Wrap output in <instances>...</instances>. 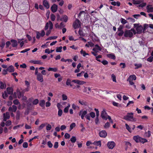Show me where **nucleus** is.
Listing matches in <instances>:
<instances>
[{
    "label": "nucleus",
    "instance_id": "obj_1",
    "mask_svg": "<svg viewBox=\"0 0 153 153\" xmlns=\"http://www.w3.org/2000/svg\"><path fill=\"white\" fill-rule=\"evenodd\" d=\"M133 114V113H128L126 115L123 116V119L127 121L135 122L136 120V118L134 117Z\"/></svg>",
    "mask_w": 153,
    "mask_h": 153
},
{
    "label": "nucleus",
    "instance_id": "obj_2",
    "mask_svg": "<svg viewBox=\"0 0 153 153\" xmlns=\"http://www.w3.org/2000/svg\"><path fill=\"white\" fill-rule=\"evenodd\" d=\"M133 139L137 143H141L143 144L148 142L147 139L143 138L138 135L134 136Z\"/></svg>",
    "mask_w": 153,
    "mask_h": 153
},
{
    "label": "nucleus",
    "instance_id": "obj_3",
    "mask_svg": "<svg viewBox=\"0 0 153 153\" xmlns=\"http://www.w3.org/2000/svg\"><path fill=\"white\" fill-rule=\"evenodd\" d=\"M134 26L136 28L137 33L140 34L142 33L143 27L141 25H139V24H134Z\"/></svg>",
    "mask_w": 153,
    "mask_h": 153
},
{
    "label": "nucleus",
    "instance_id": "obj_4",
    "mask_svg": "<svg viewBox=\"0 0 153 153\" xmlns=\"http://www.w3.org/2000/svg\"><path fill=\"white\" fill-rule=\"evenodd\" d=\"M81 26V22L79 20L76 19L75 21L74 22L73 25V28L74 29H76L80 27Z\"/></svg>",
    "mask_w": 153,
    "mask_h": 153
},
{
    "label": "nucleus",
    "instance_id": "obj_5",
    "mask_svg": "<svg viewBox=\"0 0 153 153\" xmlns=\"http://www.w3.org/2000/svg\"><path fill=\"white\" fill-rule=\"evenodd\" d=\"M124 36L125 37L132 38L133 36V33L130 30H126L124 32Z\"/></svg>",
    "mask_w": 153,
    "mask_h": 153
},
{
    "label": "nucleus",
    "instance_id": "obj_6",
    "mask_svg": "<svg viewBox=\"0 0 153 153\" xmlns=\"http://www.w3.org/2000/svg\"><path fill=\"white\" fill-rule=\"evenodd\" d=\"M36 38L38 39H39L41 37H43L45 34V32L43 30H41V32L36 31Z\"/></svg>",
    "mask_w": 153,
    "mask_h": 153
},
{
    "label": "nucleus",
    "instance_id": "obj_7",
    "mask_svg": "<svg viewBox=\"0 0 153 153\" xmlns=\"http://www.w3.org/2000/svg\"><path fill=\"white\" fill-rule=\"evenodd\" d=\"M87 111L85 110L84 111H81L79 113V116H81V118L82 119H83L85 116L87 115Z\"/></svg>",
    "mask_w": 153,
    "mask_h": 153
},
{
    "label": "nucleus",
    "instance_id": "obj_8",
    "mask_svg": "<svg viewBox=\"0 0 153 153\" xmlns=\"http://www.w3.org/2000/svg\"><path fill=\"white\" fill-rule=\"evenodd\" d=\"M107 145L109 149H112L115 146V144L113 141L108 142L107 143Z\"/></svg>",
    "mask_w": 153,
    "mask_h": 153
},
{
    "label": "nucleus",
    "instance_id": "obj_9",
    "mask_svg": "<svg viewBox=\"0 0 153 153\" xmlns=\"http://www.w3.org/2000/svg\"><path fill=\"white\" fill-rule=\"evenodd\" d=\"M107 115H108L107 114V113L105 110L104 109L103 110L101 114V116L102 118L103 119L105 120H107V118L106 117Z\"/></svg>",
    "mask_w": 153,
    "mask_h": 153
},
{
    "label": "nucleus",
    "instance_id": "obj_10",
    "mask_svg": "<svg viewBox=\"0 0 153 153\" xmlns=\"http://www.w3.org/2000/svg\"><path fill=\"white\" fill-rule=\"evenodd\" d=\"M3 115V121H6L7 119H9L10 118V114L8 112H6L5 113H4Z\"/></svg>",
    "mask_w": 153,
    "mask_h": 153
},
{
    "label": "nucleus",
    "instance_id": "obj_11",
    "mask_svg": "<svg viewBox=\"0 0 153 153\" xmlns=\"http://www.w3.org/2000/svg\"><path fill=\"white\" fill-rule=\"evenodd\" d=\"M37 80L40 82H42L43 81V76L40 73H39L36 75Z\"/></svg>",
    "mask_w": 153,
    "mask_h": 153
},
{
    "label": "nucleus",
    "instance_id": "obj_12",
    "mask_svg": "<svg viewBox=\"0 0 153 153\" xmlns=\"http://www.w3.org/2000/svg\"><path fill=\"white\" fill-rule=\"evenodd\" d=\"M99 136L100 137L105 138L107 136V133L105 130H102L99 133Z\"/></svg>",
    "mask_w": 153,
    "mask_h": 153
},
{
    "label": "nucleus",
    "instance_id": "obj_13",
    "mask_svg": "<svg viewBox=\"0 0 153 153\" xmlns=\"http://www.w3.org/2000/svg\"><path fill=\"white\" fill-rule=\"evenodd\" d=\"M17 109V107L14 105H12V107L10 106L8 108V111H10L13 112H16Z\"/></svg>",
    "mask_w": 153,
    "mask_h": 153
},
{
    "label": "nucleus",
    "instance_id": "obj_14",
    "mask_svg": "<svg viewBox=\"0 0 153 153\" xmlns=\"http://www.w3.org/2000/svg\"><path fill=\"white\" fill-rule=\"evenodd\" d=\"M57 5L55 4H53L51 7V9L53 13L56 12L57 10Z\"/></svg>",
    "mask_w": 153,
    "mask_h": 153
},
{
    "label": "nucleus",
    "instance_id": "obj_15",
    "mask_svg": "<svg viewBox=\"0 0 153 153\" xmlns=\"http://www.w3.org/2000/svg\"><path fill=\"white\" fill-rule=\"evenodd\" d=\"M107 56L109 59L115 60L116 57L114 54L113 53L107 54L106 55Z\"/></svg>",
    "mask_w": 153,
    "mask_h": 153
},
{
    "label": "nucleus",
    "instance_id": "obj_16",
    "mask_svg": "<svg viewBox=\"0 0 153 153\" xmlns=\"http://www.w3.org/2000/svg\"><path fill=\"white\" fill-rule=\"evenodd\" d=\"M30 62L35 64L42 65L43 64V62L40 60H31Z\"/></svg>",
    "mask_w": 153,
    "mask_h": 153
},
{
    "label": "nucleus",
    "instance_id": "obj_17",
    "mask_svg": "<svg viewBox=\"0 0 153 153\" xmlns=\"http://www.w3.org/2000/svg\"><path fill=\"white\" fill-rule=\"evenodd\" d=\"M10 42L12 43V46L13 47H15L17 46L18 42L16 40L11 39L10 40Z\"/></svg>",
    "mask_w": 153,
    "mask_h": 153
},
{
    "label": "nucleus",
    "instance_id": "obj_18",
    "mask_svg": "<svg viewBox=\"0 0 153 153\" xmlns=\"http://www.w3.org/2000/svg\"><path fill=\"white\" fill-rule=\"evenodd\" d=\"M72 82L77 83L79 85H82L85 83L83 81H80L77 79H74L72 80Z\"/></svg>",
    "mask_w": 153,
    "mask_h": 153
},
{
    "label": "nucleus",
    "instance_id": "obj_19",
    "mask_svg": "<svg viewBox=\"0 0 153 153\" xmlns=\"http://www.w3.org/2000/svg\"><path fill=\"white\" fill-rule=\"evenodd\" d=\"M43 4L44 6L48 9L49 8L50 5L48 1L46 0H44L43 2Z\"/></svg>",
    "mask_w": 153,
    "mask_h": 153
},
{
    "label": "nucleus",
    "instance_id": "obj_20",
    "mask_svg": "<svg viewBox=\"0 0 153 153\" xmlns=\"http://www.w3.org/2000/svg\"><path fill=\"white\" fill-rule=\"evenodd\" d=\"M68 17L65 15H63L60 19L61 21L66 22L68 20Z\"/></svg>",
    "mask_w": 153,
    "mask_h": 153
},
{
    "label": "nucleus",
    "instance_id": "obj_21",
    "mask_svg": "<svg viewBox=\"0 0 153 153\" xmlns=\"http://www.w3.org/2000/svg\"><path fill=\"white\" fill-rule=\"evenodd\" d=\"M95 48L93 49V51H97L99 50L101 51L102 48L99 45L97 44H96L94 45Z\"/></svg>",
    "mask_w": 153,
    "mask_h": 153
},
{
    "label": "nucleus",
    "instance_id": "obj_22",
    "mask_svg": "<svg viewBox=\"0 0 153 153\" xmlns=\"http://www.w3.org/2000/svg\"><path fill=\"white\" fill-rule=\"evenodd\" d=\"M7 93L9 94H13V89L10 87H7Z\"/></svg>",
    "mask_w": 153,
    "mask_h": 153
},
{
    "label": "nucleus",
    "instance_id": "obj_23",
    "mask_svg": "<svg viewBox=\"0 0 153 153\" xmlns=\"http://www.w3.org/2000/svg\"><path fill=\"white\" fill-rule=\"evenodd\" d=\"M16 93L17 94L18 97L19 98H20L23 95V93L21 92L19 89H18L17 90Z\"/></svg>",
    "mask_w": 153,
    "mask_h": 153
},
{
    "label": "nucleus",
    "instance_id": "obj_24",
    "mask_svg": "<svg viewBox=\"0 0 153 153\" xmlns=\"http://www.w3.org/2000/svg\"><path fill=\"white\" fill-rule=\"evenodd\" d=\"M8 71L10 72H13L14 71V69L13 66L12 65L9 66L7 68Z\"/></svg>",
    "mask_w": 153,
    "mask_h": 153
},
{
    "label": "nucleus",
    "instance_id": "obj_25",
    "mask_svg": "<svg viewBox=\"0 0 153 153\" xmlns=\"http://www.w3.org/2000/svg\"><path fill=\"white\" fill-rule=\"evenodd\" d=\"M93 144L96 146H101V142L100 141H95L93 143Z\"/></svg>",
    "mask_w": 153,
    "mask_h": 153
},
{
    "label": "nucleus",
    "instance_id": "obj_26",
    "mask_svg": "<svg viewBox=\"0 0 153 153\" xmlns=\"http://www.w3.org/2000/svg\"><path fill=\"white\" fill-rule=\"evenodd\" d=\"M45 101L43 100H41L39 102V105L41 107H43L44 106Z\"/></svg>",
    "mask_w": 153,
    "mask_h": 153
},
{
    "label": "nucleus",
    "instance_id": "obj_27",
    "mask_svg": "<svg viewBox=\"0 0 153 153\" xmlns=\"http://www.w3.org/2000/svg\"><path fill=\"white\" fill-rule=\"evenodd\" d=\"M81 54H82L83 56H85L86 55H89V54L85 52V51L82 49L80 51Z\"/></svg>",
    "mask_w": 153,
    "mask_h": 153
},
{
    "label": "nucleus",
    "instance_id": "obj_28",
    "mask_svg": "<svg viewBox=\"0 0 153 153\" xmlns=\"http://www.w3.org/2000/svg\"><path fill=\"white\" fill-rule=\"evenodd\" d=\"M71 80L70 79L68 78L67 79V81L66 82V85H70L71 87L72 85L71 84Z\"/></svg>",
    "mask_w": 153,
    "mask_h": 153
},
{
    "label": "nucleus",
    "instance_id": "obj_29",
    "mask_svg": "<svg viewBox=\"0 0 153 153\" xmlns=\"http://www.w3.org/2000/svg\"><path fill=\"white\" fill-rule=\"evenodd\" d=\"M134 65L135 67V69H137L140 68L142 67V65L141 63H140L139 64L136 63L134 64Z\"/></svg>",
    "mask_w": 153,
    "mask_h": 153
},
{
    "label": "nucleus",
    "instance_id": "obj_30",
    "mask_svg": "<svg viewBox=\"0 0 153 153\" xmlns=\"http://www.w3.org/2000/svg\"><path fill=\"white\" fill-rule=\"evenodd\" d=\"M133 4H138L139 5L141 3V1L140 0H133Z\"/></svg>",
    "mask_w": 153,
    "mask_h": 153
},
{
    "label": "nucleus",
    "instance_id": "obj_31",
    "mask_svg": "<svg viewBox=\"0 0 153 153\" xmlns=\"http://www.w3.org/2000/svg\"><path fill=\"white\" fill-rule=\"evenodd\" d=\"M48 70L49 71H52L54 72H56L57 71V68H52L50 67L48 69Z\"/></svg>",
    "mask_w": 153,
    "mask_h": 153
},
{
    "label": "nucleus",
    "instance_id": "obj_32",
    "mask_svg": "<svg viewBox=\"0 0 153 153\" xmlns=\"http://www.w3.org/2000/svg\"><path fill=\"white\" fill-rule=\"evenodd\" d=\"M147 12L148 13L153 12V7H149V6L147 7Z\"/></svg>",
    "mask_w": 153,
    "mask_h": 153
},
{
    "label": "nucleus",
    "instance_id": "obj_33",
    "mask_svg": "<svg viewBox=\"0 0 153 153\" xmlns=\"http://www.w3.org/2000/svg\"><path fill=\"white\" fill-rule=\"evenodd\" d=\"M125 126L126 129L130 133H131L132 131V129H131L130 127L126 123L125 124Z\"/></svg>",
    "mask_w": 153,
    "mask_h": 153
},
{
    "label": "nucleus",
    "instance_id": "obj_34",
    "mask_svg": "<svg viewBox=\"0 0 153 153\" xmlns=\"http://www.w3.org/2000/svg\"><path fill=\"white\" fill-rule=\"evenodd\" d=\"M61 61L62 62H66L67 61L72 62V60L71 59H65L63 58L61 59Z\"/></svg>",
    "mask_w": 153,
    "mask_h": 153
},
{
    "label": "nucleus",
    "instance_id": "obj_35",
    "mask_svg": "<svg viewBox=\"0 0 153 153\" xmlns=\"http://www.w3.org/2000/svg\"><path fill=\"white\" fill-rule=\"evenodd\" d=\"M82 14H83V16H85V12L84 11H81L79 13L78 15V18L79 19L81 18V16Z\"/></svg>",
    "mask_w": 153,
    "mask_h": 153
},
{
    "label": "nucleus",
    "instance_id": "obj_36",
    "mask_svg": "<svg viewBox=\"0 0 153 153\" xmlns=\"http://www.w3.org/2000/svg\"><path fill=\"white\" fill-rule=\"evenodd\" d=\"M62 46L57 47L56 48V51L57 52H61L62 51Z\"/></svg>",
    "mask_w": 153,
    "mask_h": 153
},
{
    "label": "nucleus",
    "instance_id": "obj_37",
    "mask_svg": "<svg viewBox=\"0 0 153 153\" xmlns=\"http://www.w3.org/2000/svg\"><path fill=\"white\" fill-rule=\"evenodd\" d=\"M20 115V112L19 111H17L16 112V119L17 120H18L19 119Z\"/></svg>",
    "mask_w": 153,
    "mask_h": 153
},
{
    "label": "nucleus",
    "instance_id": "obj_38",
    "mask_svg": "<svg viewBox=\"0 0 153 153\" xmlns=\"http://www.w3.org/2000/svg\"><path fill=\"white\" fill-rule=\"evenodd\" d=\"M76 140V138L75 136H72L70 139V141L72 143H75Z\"/></svg>",
    "mask_w": 153,
    "mask_h": 153
},
{
    "label": "nucleus",
    "instance_id": "obj_39",
    "mask_svg": "<svg viewBox=\"0 0 153 153\" xmlns=\"http://www.w3.org/2000/svg\"><path fill=\"white\" fill-rule=\"evenodd\" d=\"M120 22L123 25H125V24L127 22V20L123 18H121Z\"/></svg>",
    "mask_w": 153,
    "mask_h": 153
},
{
    "label": "nucleus",
    "instance_id": "obj_40",
    "mask_svg": "<svg viewBox=\"0 0 153 153\" xmlns=\"http://www.w3.org/2000/svg\"><path fill=\"white\" fill-rule=\"evenodd\" d=\"M8 93L5 91L4 92V93H3L2 94V96L3 98L6 99V98L8 97Z\"/></svg>",
    "mask_w": 153,
    "mask_h": 153
},
{
    "label": "nucleus",
    "instance_id": "obj_41",
    "mask_svg": "<svg viewBox=\"0 0 153 153\" xmlns=\"http://www.w3.org/2000/svg\"><path fill=\"white\" fill-rule=\"evenodd\" d=\"M110 126V124L108 122H106L104 125V127L105 128H109Z\"/></svg>",
    "mask_w": 153,
    "mask_h": 153
},
{
    "label": "nucleus",
    "instance_id": "obj_42",
    "mask_svg": "<svg viewBox=\"0 0 153 153\" xmlns=\"http://www.w3.org/2000/svg\"><path fill=\"white\" fill-rule=\"evenodd\" d=\"M57 36H50L48 38L46 39V40H50L52 39H55L57 38Z\"/></svg>",
    "mask_w": 153,
    "mask_h": 153
},
{
    "label": "nucleus",
    "instance_id": "obj_43",
    "mask_svg": "<svg viewBox=\"0 0 153 153\" xmlns=\"http://www.w3.org/2000/svg\"><path fill=\"white\" fill-rule=\"evenodd\" d=\"M47 124V123H42L41 124L40 126L39 127V130H41L42 129V128H43L45 126L46 124Z\"/></svg>",
    "mask_w": 153,
    "mask_h": 153
},
{
    "label": "nucleus",
    "instance_id": "obj_44",
    "mask_svg": "<svg viewBox=\"0 0 153 153\" xmlns=\"http://www.w3.org/2000/svg\"><path fill=\"white\" fill-rule=\"evenodd\" d=\"M76 126V124L74 123H72L70 125V130H71L72 129L74 128Z\"/></svg>",
    "mask_w": 153,
    "mask_h": 153
},
{
    "label": "nucleus",
    "instance_id": "obj_45",
    "mask_svg": "<svg viewBox=\"0 0 153 153\" xmlns=\"http://www.w3.org/2000/svg\"><path fill=\"white\" fill-rule=\"evenodd\" d=\"M120 66L121 68H124L126 67V65L125 63H121L120 64Z\"/></svg>",
    "mask_w": 153,
    "mask_h": 153
},
{
    "label": "nucleus",
    "instance_id": "obj_46",
    "mask_svg": "<svg viewBox=\"0 0 153 153\" xmlns=\"http://www.w3.org/2000/svg\"><path fill=\"white\" fill-rule=\"evenodd\" d=\"M39 102V100L38 99H35L33 102V104L34 105H36Z\"/></svg>",
    "mask_w": 153,
    "mask_h": 153
},
{
    "label": "nucleus",
    "instance_id": "obj_47",
    "mask_svg": "<svg viewBox=\"0 0 153 153\" xmlns=\"http://www.w3.org/2000/svg\"><path fill=\"white\" fill-rule=\"evenodd\" d=\"M62 111L61 109H59L58 111V114L59 117H61L62 115Z\"/></svg>",
    "mask_w": 153,
    "mask_h": 153
},
{
    "label": "nucleus",
    "instance_id": "obj_48",
    "mask_svg": "<svg viewBox=\"0 0 153 153\" xmlns=\"http://www.w3.org/2000/svg\"><path fill=\"white\" fill-rule=\"evenodd\" d=\"M51 19L52 21H54L55 20V16L53 14H52L51 15Z\"/></svg>",
    "mask_w": 153,
    "mask_h": 153
},
{
    "label": "nucleus",
    "instance_id": "obj_49",
    "mask_svg": "<svg viewBox=\"0 0 153 153\" xmlns=\"http://www.w3.org/2000/svg\"><path fill=\"white\" fill-rule=\"evenodd\" d=\"M130 76L131 77L132 80H136V76L135 75H134V74L131 75Z\"/></svg>",
    "mask_w": 153,
    "mask_h": 153
},
{
    "label": "nucleus",
    "instance_id": "obj_50",
    "mask_svg": "<svg viewBox=\"0 0 153 153\" xmlns=\"http://www.w3.org/2000/svg\"><path fill=\"white\" fill-rule=\"evenodd\" d=\"M111 77L112 78V79L113 81L116 82V76L114 74H112Z\"/></svg>",
    "mask_w": 153,
    "mask_h": 153
},
{
    "label": "nucleus",
    "instance_id": "obj_51",
    "mask_svg": "<svg viewBox=\"0 0 153 153\" xmlns=\"http://www.w3.org/2000/svg\"><path fill=\"white\" fill-rule=\"evenodd\" d=\"M79 35L82 36H84V34L83 31L82 30H79Z\"/></svg>",
    "mask_w": 153,
    "mask_h": 153
},
{
    "label": "nucleus",
    "instance_id": "obj_52",
    "mask_svg": "<svg viewBox=\"0 0 153 153\" xmlns=\"http://www.w3.org/2000/svg\"><path fill=\"white\" fill-rule=\"evenodd\" d=\"M4 88V84L2 82L0 83V88L3 89Z\"/></svg>",
    "mask_w": 153,
    "mask_h": 153
},
{
    "label": "nucleus",
    "instance_id": "obj_53",
    "mask_svg": "<svg viewBox=\"0 0 153 153\" xmlns=\"http://www.w3.org/2000/svg\"><path fill=\"white\" fill-rule=\"evenodd\" d=\"M49 22L50 25L49 30H51L52 29L53 27V25L51 21H49Z\"/></svg>",
    "mask_w": 153,
    "mask_h": 153
},
{
    "label": "nucleus",
    "instance_id": "obj_54",
    "mask_svg": "<svg viewBox=\"0 0 153 153\" xmlns=\"http://www.w3.org/2000/svg\"><path fill=\"white\" fill-rule=\"evenodd\" d=\"M101 62L104 65H108V62L106 60H104L101 61Z\"/></svg>",
    "mask_w": 153,
    "mask_h": 153
},
{
    "label": "nucleus",
    "instance_id": "obj_55",
    "mask_svg": "<svg viewBox=\"0 0 153 153\" xmlns=\"http://www.w3.org/2000/svg\"><path fill=\"white\" fill-rule=\"evenodd\" d=\"M62 97L63 100H66L67 99V96L65 94H63L62 95Z\"/></svg>",
    "mask_w": 153,
    "mask_h": 153
},
{
    "label": "nucleus",
    "instance_id": "obj_56",
    "mask_svg": "<svg viewBox=\"0 0 153 153\" xmlns=\"http://www.w3.org/2000/svg\"><path fill=\"white\" fill-rule=\"evenodd\" d=\"M47 145L50 148H51L53 146V144L50 141H49L47 142Z\"/></svg>",
    "mask_w": 153,
    "mask_h": 153
},
{
    "label": "nucleus",
    "instance_id": "obj_57",
    "mask_svg": "<svg viewBox=\"0 0 153 153\" xmlns=\"http://www.w3.org/2000/svg\"><path fill=\"white\" fill-rule=\"evenodd\" d=\"M146 3L145 2L141 4H140L138 6L139 7H145L146 5Z\"/></svg>",
    "mask_w": 153,
    "mask_h": 153
},
{
    "label": "nucleus",
    "instance_id": "obj_58",
    "mask_svg": "<svg viewBox=\"0 0 153 153\" xmlns=\"http://www.w3.org/2000/svg\"><path fill=\"white\" fill-rule=\"evenodd\" d=\"M153 60V57L150 56L147 59V61L149 62H152Z\"/></svg>",
    "mask_w": 153,
    "mask_h": 153
},
{
    "label": "nucleus",
    "instance_id": "obj_59",
    "mask_svg": "<svg viewBox=\"0 0 153 153\" xmlns=\"http://www.w3.org/2000/svg\"><path fill=\"white\" fill-rule=\"evenodd\" d=\"M52 128L51 126L49 124H48V125L46 126V129L47 131L50 130Z\"/></svg>",
    "mask_w": 153,
    "mask_h": 153
},
{
    "label": "nucleus",
    "instance_id": "obj_60",
    "mask_svg": "<svg viewBox=\"0 0 153 153\" xmlns=\"http://www.w3.org/2000/svg\"><path fill=\"white\" fill-rule=\"evenodd\" d=\"M58 142H55L53 147L55 149H57L58 147Z\"/></svg>",
    "mask_w": 153,
    "mask_h": 153
},
{
    "label": "nucleus",
    "instance_id": "obj_61",
    "mask_svg": "<svg viewBox=\"0 0 153 153\" xmlns=\"http://www.w3.org/2000/svg\"><path fill=\"white\" fill-rule=\"evenodd\" d=\"M64 137L65 139H68L70 138V135L69 134L66 133Z\"/></svg>",
    "mask_w": 153,
    "mask_h": 153
},
{
    "label": "nucleus",
    "instance_id": "obj_62",
    "mask_svg": "<svg viewBox=\"0 0 153 153\" xmlns=\"http://www.w3.org/2000/svg\"><path fill=\"white\" fill-rule=\"evenodd\" d=\"M11 124V121L10 120H8V121L6 122L5 123V125L6 126H9Z\"/></svg>",
    "mask_w": 153,
    "mask_h": 153
},
{
    "label": "nucleus",
    "instance_id": "obj_63",
    "mask_svg": "<svg viewBox=\"0 0 153 153\" xmlns=\"http://www.w3.org/2000/svg\"><path fill=\"white\" fill-rule=\"evenodd\" d=\"M13 103L15 105H18L19 103V102L18 100L16 99L13 100Z\"/></svg>",
    "mask_w": 153,
    "mask_h": 153
},
{
    "label": "nucleus",
    "instance_id": "obj_64",
    "mask_svg": "<svg viewBox=\"0 0 153 153\" xmlns=\"http://www.w3.org/2000/svg\"><path fill=\"white\" fill-rule=\"evenodd\" d=\"M90 117H91L92 118L94 117L95 116V113L93 112H90Z\"/></svg>",
    "mask_w": 153,
    "mask_h": 153
}]
</instances>
